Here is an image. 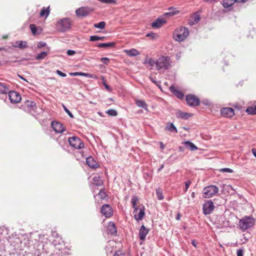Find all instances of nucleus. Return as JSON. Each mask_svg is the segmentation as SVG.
Segmentation results:
<instances>
[{"label":"nucleus","mask_w":256,"mask_h":256,"mask_svg":"<svg viewBox=\"0 0 256 256\" xmlns=\"http://www.w3.org/2000/svg\"><path fill=\"white\" fill-rule=\"evenodd\" d=\"M237 256H243V250L239 249L237 250Z\"/></svg>","instance_id":"obj_55"},{"label":"nucleus","mask_w":256,"mask_h":256,"mask_svg":"<svg viewBox=\"0 0 256 256\" xmlns=\"http://www.w3.org/2000/svg\"><path fill=\"white\" fill-rule=\"evenodd\" d=\"M192 18L196 22H198L200 20V16L199 15L195 14L193 16Z\"/></svg>","instance_id":"obj_54"},{"label":"nucleus","mask_w":256,"mask_h":256,"mask_svg":"<svg viewBox=\"0 0 256 256\" xmlns=\"http://www.w3.org/2000/svg\"><path fill=\"white\" fill-rule=\"evenodd\" d=\"M218 192V188L214 185H210L205 187L203 190L202 196L204 198H210Z\"/></svg>","instance_id":"obj_5"},{"label":"nucleus","mask_w":256,"mask_h":256,"mask_svg":"<svg viewBox=\"0 0 256 256\" xmlns=\"http://www.w3.org/2000/svg\"><path fill=\"white\" fill-rule=\"evenodd\" d=\"M255 223V219L251 216H245L239 221L238 226L240 228L244 231L254 226Z\"/></svg>","instance_id":"obj_2"},{"label":"nucleus","mask_w":256,"mask_h":256,"mask_svg":"<svg viewBox=\"0 0 256 256\" xmlns=\"http://www.w3.org/2000/svg\"><path fill=\"white\" fill-rule=\"evenodd\" d=\"M235 2V0H222L221 4L224 8H228L233 6Z\"/></svg>","instance_id":"obj_29"},{"label":"nucleus","mask_w":256,"mask_h":256,"mask_svg":"<svg viewBox=\"0 0 256 256\" xmlns=\"http://www.w3.org/2000/svg\"><path fill=\"white\" fill-rule=\"evenodd\" d=\"M146 36L147 37L150 38L152 39V40H156L158 36V35L154 33L153 32H150V33H148V34H146Z\"/></svg>","instance_id":"obj_43"},{"label":"nucleus","mask_w":256,"mask_h":256,"mask_svg":"<svg viewBox=\"0 0 256 256\" xmlns=\"http://www.w3.org/2000/svg\"><path fill=\"white\" fill-rule=\"evenodd\" d=\"M9 90L8 84L0 82V94H6Z\"/></svg>","instance_id":"obj_28"},{"label":"nucleus","mask_w":256,"mask_h":256,"mask_svg":"<svg viewBox=\"0 0 256 256\" xmlns=\"http://www.w3.org/2000/svg\"><path fill=\"white\" fill-rule=\"evenodd\" d=\"M138 201L139 198L137 196H132L131 202L132 204V206L134 208V209L138 208V206H137Z\"/></svg>","instance_id":"obj_33"},{"label":"nucleus","mask_w":256,"mask_h":256,"mask_svg":"<svg viewBox=\"0 0 256 256\" xmlns=\"http://www.w3.org/2000/svg\"><path fill=\"white\" fill-rule=\"evenodd\" d=\"M252 152L254 156L256 158V150L255 148H252Z\"/></svg>","instance_id":"obj_61"},{"label":"nucleus","mask_w":256,"mask_h":256,"mask_svg":"<svg viewBox=\"0 0 256 256\" xmlns=\"http://www.w3.org/2000/svg\"><path fill=\"white\" fill-rule=\"evenodd\" d=\"M156 194L158 200H162L164 198V196L160 189L158 188L156 190Z\"/></svg>","instance_id":"obj_41"},{"label":"nucleus","mask_w":256,"mask_h":256,"mask_svg":"<svg viewBox=\"0 0 256 256\" xmlns=\"http://www.w3.org/2000/svg\"><path fill=\"white\" fill-rule=\"evenodd\" d=\"M220 113L222 116L231 118L235 115L234 110L230 108H224L220 110Z\"/></svg>","instance_id":"obj_14"},{"label":"nucleus","mask_w":256,"mask_h":256,"mask_svg":"<svg viewBox=\"0 0 256 256\" xmlns=\"http://www.w3.org/2000/svg\"><path fill=\"white\" fill-rule=\"evenodd\" d=\"M104 37V36H92L90 37V41H96L98 40H103Z\"/></svg>","instance_id":"obj_42"},{"label":"nucleus","mask_w":256,"mask_h":256,"mask_svg":"<svg viewBox=\"0 0 256 256\" xmlns=\"http://www.w3.org/2000/svg\"><path fill=\"white\" fill-rule=\"evenodd\" d=\"M164 164H162V165L160 166V168H158V171L161 170L164 168Z\"/></svg>","instance_id":"obj_64"},{"label":"nucleus","mask_w":256,"mask_h":256,"mask_svg":"<svg viewBox=\"0 0 256 256\" xmlns=\"http://www.w3.org/2000/svg\"><path fill=\"white\" fill-rule=\"evenodd\" d=\"M191 184H192V182L190 180H188V181H187V182H185L186 188H185V189L184 190V192H185L188 190V188H189V186Z\"/></svg>","instance_id":"obj_50"},{"label":"nucleus","mask_w":256,"mask_h":256,"mask_svg":"<svg viewBox=\"0 0 256 256\" xmlns=\"http://www.w3.org/2000/svg\"><path fill=\"white\" fill-rule=\"evenodd\" d=\"M72 24V20L68 18H64L59 20L56 24V28L60 32L68 30Z\"/></svg>","instance_id":"obj_3"},{"label":"nucleus","mask_w":256,"mask_h":256,"mask_svg":"<svg viewBox=\"0 0 256 256\" xmlns=\"http://www.w3.org/2000/svg\"><path fill=\"white\" fill-rule=\"evenodd\" d=\"M149 232L148 229L146 228L144 225H142L139 231V237L142 240H144L146 235Z\"/></svg>","instance_id":"obj_22"},{"label":"nucleus","mask_w":256,"mask_h":256,"mask_svg":"<svg viewBox=\"0 0 256 256\" xmlns=\"http://www.w3.org/2000/svg\"><path fill=\"white\" fill-rule=\"evenodd\" d=\"M166 23V20L164 18H158L156 20L152 22L151 26L154 28H160Z\"/></svg>","instance_id":"obj_19"},{"label":"nucleus","mask_w":256,"mask_h":256,"mask_svg":"<svg viewBox=\"0 0 256 256\" xmlns=\"http://www.w3.org/2000/svg\"><path fill=\"white\" fill-rule=\"evenodd\" d=\"M63 108L64 110V111L68 114L70 117V118H74L73 114H72V112L66 108V107L62 105Z\"/></svg>","instance_id":"obj_48"},{"label":"nucleus","mask_w":256,"mask_h":256,"mask_svg":"<svg viewBox=\"0 0 256 256\" xmlns=\"http://www.w3.org/2000/svg\"><path fill=\"white\" fill-rule=\"evenodd\" d=\"M93 184L97 186H101L103 184V180L99 176H94L93 178Z\"/></svg>","instance_id":"obj_31"},{"label":"nucleus","mask_w":256,"mask_h":256,"mask_svg":"<svg viewBox=\"0 0 256 256\" xmlns=\"http://www.w3.org/2000/svg\"><path fill=\"white\" fill-rule=\"evenodd\" d=\"M86 162L90 168H96L99 166L98 164L92 156H88L86 160Z\"/></svg>","instance_id":"obj_17"},{"label":"nucleus","mask_w":256,"mask_h":256,"mask_svg":"<svg viewBox=\"0 0 256 256\" xmlns=\"http://www.w3.org/2000/svg\"><path fill=\"white\" fill-rule=\"evenodd\" d=\"M22 107L25 112H30L36 110V106L34 101L27 100L25 101Z\"/></svg>","instance_id":"obj_10"},{"label":"nucleus","mask_w":256,"mask_h":256,"mask_svg":"<svg viewBox=\"0 0 256 256\" xmlns=\"http://www.w3.org/2000/svg\"><path fill=\"white\" fill-rule=\"evenodd\" d=\"M114 256H124V254L121 250H118L114 252Z\"/></svg>","instance_id":"obj_49"},{"label":"nucleus","mask_w":256,"mask_h":256,"mask_svg":"<svg viewBox=\"0 0 256 256\" xmlns=\"http://www.w3.org/2000/svg\"><path fill=\"white\" fill-rule=\"evenodd\" d=\"M168 10L169 12L164 14V15L168 16H172L180 13V11L176 8L170 7Z\"/></svg>","instance_id":"obj_26"},{"label":"nucleus","mask_w":256,"mask_h":256,"mask_svg":"<svg viewBox=\"0 0 256 256\" xmlns=\"http://www.w3.org/2000/svg\"><path fill=\"white\" fill-rule=\"evenodd\" d=\"M180 214L178 213L177 214L176 218V220H179L180 219Z\"/></svg>","instance_id":"obj_62"},{"label":"nucleus","mask_w":256,"mask_h":256,"mask_svg":"<svg viewBox=\"0 0 256 256\" xmlns=\"http://www.w3.org/2000/svg\"><path fill=\"white\" fill-rule=\"evenodd\" d=\"M160 148L162 149V150L164 148L165 146L162 142H160Z\"/></svg>","instance_id":"obj_60"},{"label":"nucleus","mask_w":256,"mask_h":256,"mask_svg":"<svg viewBox=\"0 0 256 256\" xmlns=\"http://www.w3.org/2000/svg\"><path fill=\"white\" fill-rule=\"evenodd\" d=\"M189 31L186 27H180L176 28L173 34L174 38L176 41L182 42L188 36Z\"/></svg>","instance_id":"obj_4"},{"label":"nucleus","mask_w":256,"mask_h":256,"mask_svg":"<svg viewBox=\"0 0 256 256\" xmlns=\"http://www.w3.org/2000/svg\"><path fill=\"white\" fill-rule=\"evenodd\" d=\"M98 196L101 200H104L107 196V194L104 190H100L98 192Z\"/></svg>","instance_id":"obj_39"},{"label":"nucleus","mask_w":256,"mask_h":256,"mask_svg":"<svg viewBox=\"0 0 256 256\" xmlns=\"http://www.w3.org/2000/svg\"><path fill=\"white\" fill-rule=\"evenodd\" d=\"M191 196L192 198H194L195 196H196V195H195V192H192V194H191Z\"/></svg>","instance_id":"obj_63"},{"label":"nucleus","mask_w":256,"mask_h":256,"mask_svg":"<svg viewBox=\"0 0 256 256\" xmlns=\"http://www.w3.org/2000/svg\"><path fill=\"white\" fill-rule=\"evenodd\" d=\"M124 52L130 56H138L140 52L135 48L124 50Z\"/></svg>","instance_id":"obj_25"},{"label":"nucleus","mask_w":256,"mask_h":256,"mask_svg":"<svg viewBox=\"0 0 256 256\" xmlns=\"http://www.w3.org/2000/svg\"><path fill=\"white\" fill-rule=\"evenodd\" d=\"M144 64H148L147 66L150 70H152L154 66H156V62L151 58H146L144 62Z\"/></svg>","instance_id":"obj_24"},{"label":"nucleus","mask_w":256,"mask_h":256,"mask_svg":"<svg viewBox=\"0 0 256 256\" xmlns=\"http://www.w3.org/2000/svg\"><path fill=\"white\" fill-rule=\"evenodd\" d=\"M106 26V22L104 21L94 24V27L100 29H104Z\"/></svg>","instance_id":"obj_38"},{"label":"nucleus","mask_w":256,"mask_h":256,"mask_svg":"<svg viewBox=\"0 0 256 256\" xmlns=\"http://www.w3.org/2000/svg\"><path fill=\"white\" fill-rule=\"evenodd\" d=\"M94 10L88 6H82L76 10V14L78 17H85L94 12Z\"/></svg>","instance_id":"obj_6"},{"label":"nucleus","mask_w":256,"mask_h":256,"mask_svg":"<svg viewBox=\"0 0 256 256\" xmlns=\"http://www.w3.org/2000/svg\"><path fill=\"white\" fill-rule=\"evenodd\" d=\"M50 12V6L48 7H44L40 12V17H45L46 18L48 16Z\"/></svg>","instance_id":"obj_30"},{"label":"nucleus","mask_w":256,"mask_h":256,"mask_svg":"<svg viewBox=\"0 0 256 256\" xmlns=\"http://www.w3.org/2000/svg\"><path fill=\"white\" fill-rule=\"evenodd\" d=\"M103 84L105 87V88L108 90H111V89L110 88V87L105 82H103Z\"/></svg>","instance_id":"obj_57"},{"label":"nucleus","mask_w":256,"mask_h":256,"mask_svg":"<svg viewBox=\"0 0 256 256\" xmlns=\"http://www.w3.org/2000/svg\"><path fill=\"white\" fill-rule=\"evenodd\" d=\"M192 116V114L186 113V112H183L180 110L176 112V116L178 118H181L182 119L186 120L188 118Z\"/></svg>","instance_id":"obj_27"},{"label":"nucleus","mask_w":256,"mask_h":256,"mask_svg":"<svg viewBox=\"0 0 256 256\" xmlns=\"http://www.w3.org/2000/svg\"><path fill=\"white\" fill-rule=\"evenodd\" d=\"M246 112L249 114H256V106H248L246 109Z\"/></svg>","instance_id":"obj_35"},{"label":"nucleus","mask_w":256,"mask_h":256,"mask_svg":"<svg viewBox=\"0 0 256 256\" xmlns=\"http://www.w3.org/2000/svg\"><path fill=\"white\" fill-rule=\"evenodd\" d=\"M114 42H108V43H101L98 45L99 48H106L108 47H112L114 46Z\"/></svg>","instance_id":"obj_36"},{"label":"nucleus","mask_w":256,"mask_h":256,"mask_svg":"<svg viewBox=\"0 0 256 256\" xmlns=\"http://www.w3.org/2000/svg\"><path fill=\"white\" fill-rule=\"evenodd\" d=\"M108 234H114L116 233V228L115 224L110 222L108 225Z\"/></svg>","instance_id":"obj_23"},{"label":"nucleus","mask_w":256,"mask_h":256,"mask_svg":"<svg viewBox=\"0 0 256 256\" xmlns=\"http://www.w3.org/2000/svg\"><path fill=\"white\" fill-rule=\"evenodd\" d=\"M192 244L196 248L197 246V243L195 240H192Z\"/></svg>","instance_id":"obj_59"},{"label":"nucleus","mask_w":256,"mask_h":256,"mask_svg":"<svg viewBox=\"0 0 256 256\" xmlns=\"http://www.w3.org/2000/svg\"><path fill=\"white\" fill-rule=\"evenodd\" d=\"M184 144L186 146H188L190 148V150L192 151L196 150L198 149V147L196 146L193 143L190 141H186L184 142Z\"/></svg>","instance_id":"obj_37"},{"label":"nucleus","mask_w":256,"mask_h":256,"mask_svg":"<svg viewBox=\"0 0 256 256\" xmlns=\"http://www.w3.org/2000/svg\"><path fill=\"white\" fill-rule=\"evenodd\" d=\"M222 188V192L224 194L230 195L234 194L235 192V190L230 185L223 184Z\"/></svg>","instance_id":"obj_16"},{"label":"nucleus","mask_w":256,"mask_h":256,"mask_svg":"<svg viewBox=\"0 0 256 256\" xmlns=\"http://www.w3.org/2000/svg\"><path fill=\"white\" fill-rule=\"evenodd\" d=\"M51 125L53 130L57 133H62L64 130V127L60 122H52Z\"/></svg>","instance_id":"obj_15"},{"label":"nucleus","mask_w":256,"mask_h":256,"mask_svg":"<svg viewBox=\"0 0 256 256\" xmlns=\"http://www.w3.org/2000/svg\"><path fill=\"white\" fill-rule=\"evenodd\" d=\"M214 208V203L210 200L203 204V211L204 214L206 215L211 214Z\"/></svg>","instance_id":"obj_13"},{"label":"nucleus","mask_w":256,"mask_h":256,"mask_svg":"<svg viewBox=\"0 0 256 256\" xmlns=\"http://www.w3.org/2000/svg\"><path fill=\"white\" fill-rule=\"evenodd\" d=\"M186 100L187 104L190 106H196L200 104V100L198 97L192 94L186 96Z\"/></svg>","instance_id":"obj_7"},{"label":"nucleus","mask_w":256,"mask_h":256,"mask_svg":"<svg viewBox=\"0 0 256 256\" xmlns=\"http://www.w3.org/2000/svg\"><path fill=\"white\" fill-rule=\"evenodd\" d=\"M100 212L106 218H110L113 214V210L112 207L108 204H104L100 209Z\"/></svg>","instance_id":"obj_11"},{"label":"nucleus","mask_w":256,"mask_h":256,"mask_svg":"<svg viewBox=\"0 0 256 256\" xmlns=\"http://www.w3.org/2000/svg\"><path fill=\"white\" fill-rule=\"evenodd\" d=\"M56 72L60 76H62V77H65L66 76L65 73L62 72L60 70H57Z\"/></svg>","instance_id":"obj_53"},{"label":"nucleus","mask_w":256,"mask_h":256,"mask_svg":"<svg viewBox=\"0 0 256 256\" xmlns=\"http://www.w3.org/2000/svg\"><path fill=\"white\" fill-rule=\"evenodd\" d=\"M170 92L174 94L178 98L182 100L184 98V94L176 88L175 87L172 86L170 87Z\"/></svg>","instance_id":"obj_21"},{"label":"nucleus","mask_w":256,"mask_h":256,"mask_svg":"<svg viewBox=\"0 0 256 256\" xmlns=\"http://www.w3.org/2000/svg\"><path fill=\"white\" fill-rule=\"evenodd\" d=\"M68 141L70 144L75 148L80 149L84 146L82 141L77 136L70 138Z\"/></svg>","instance_id":"obj_8"},{"label":"nucleus","mask_w":256,"mask_h":256,"mask_svg":"<svg viewBox=\"0 0 256 256\" xmlns=\"http://www.w3.org/2000/svg\"><path fill=\"white\" fill-rule=\"evenodd\" d=\"M13 47L18 48L20 49H24L28 47L27 42L26 41L17 40L14 42H12Z\"/></svg>","instance_id":"obj_18"},{"label":"nucleus","mask_w":256,"mask_h":256,"mask_svg":"<svg viewBox=\"0 0 256 256\" xmlns=\"http://www.w3.org/2000/svg\"><path fill=\"white\" fill-rule=\"evenodd\" d=\"M100 60L104 64H108L109 63V62H110L109 59L108 58H102L100 59Z\"/></svg>","instance_id":"obj_51"},{"label":"nucleus","mask_w":256,"mask_h":256,"mask_svg":"<svg viewBox=\"0 0 256 256\" xmlns=\"http://www.w3.org/2000/svg\"><path fill=\"white\" fill-rule=\"evenodd\" d=\"M47 54H48L46 52H41L40 54H38L36 56V59L37 60L44 59V58H45L46 57Z\"/></svg>","instance_id":"obj_40"},{"label":"nucleus","mask_w":256,"mask_h":256,"mask_svg":"<svg viewBox=\"0 0 256 256\" xmlns=\"http://www.w3.org/2000/svg\"><path fill=\"white\" fill-rule=\"evenodd\" d=\"M46 46V42H39L37 45V47L38 48H40L42 47H44Z\"/></svg>","instance_id":"obj_52"},{"label":"nucleus","mask_w":256,"mask_h":256,"mask_svg":"<svg viewBox=\"0 0 256 256\" xmlns=\"http://www.w3.org/2000/svg\"><path fill=\"white\" fill-rule=\"evenodd\" d=\"M102 3L104 4H115L116 2L114 0H98Z\"/></svg>","instance_id":"obj_47"},{"label":"nucleus","mask_w":256,"mask_h":256,"mask_svg":"<svg viewBox=\"0 0 256 256\" xmlns=\"http://www.w3.org/2000/svg\"><path fill=\"white\" fill-rule=\"evenodd\" d=\"M8 97L10 102L12 104H17L21 100L20 95L15 91H10L8 93Z\"/></svg>","instance_id":"obj_12"},{"label":"nucleus","mask_w":256,"mask_h":256,"mask_svg":"<svg viewBox=\"0 0 256 256\" xmlns=\"http://www.w3.org/2000/svg\"><path fill=\"white\" fill-rule=\"evenodd\" d=\"M30 28L31 30L32 34L34 35L36 34L37 28H36V25L34 24H30Z\"/></svg>","instance_id":"obj_45"},{"label":"nucleus","mask_w":256,"mask_h":256,"mask_svg":"<svg viewBox=\"0 0 256 256\" xmlns=\"http://www.w3.org/2000/svg\"><path fill=\"white\" fill-rule=\"evenodd\" d=\"M106 113L111 116H116L118 114L117 112L113 109L108 110Z\"/></svg>","instance_id":"obj_44"},{"label":"nucleus","mask_w":256,"mask_h":256,"mask_svg":"<svg viewBox=\"0 0 256 256\" xmlns=\"http://www.w3.org/2000/svg\"><path fill=\"white\" fill-rule=\"evenodd\" d=\"M165 130L170 132H174L176 133L178 132V130L176 127L174 126V124L170 122H168L166 124Z\"/></svg>","instance_id":"obj_32"},{"label":"nucleus","mask_w":256,"mask_h":256,"mask_svg":"<svg viewBox=\"0 0 256 256\" xmlns=\"http://www.w3.org/2000/svg\"><path fill=\"white\" fill-rule=\"evenodd\" d=\"M136 103L138 107L142 108L144 110H146L148 108V104L146 103V102L144 100H136Z\"/></svg>","instance_id":"obj_34"},{"label":"nucleus","mask_w":256,"mask_h":256,"mask_svg":"<svg viewBox=\"0 0 256 256\" xmlns=\"http://www.w3.org/2000/svg\"><path fill=\"white\" fill-rule=\"evenodd\" d=\"M248 0H235L236 2V3H245Z\"/></svg>","instance_id":"obj_58"},{"label":"nucleus","mask_w":256,"mask_h":256,"mask_svg":"<svg viewBox=\"0 0 256 256\" xmlns=\"http://www.w3.org/2000/svg\"><path fill=\"white\" fill-rule=\"evenodd\" d=\"M144 207L143 206H139L138 208H134L133 212L134 216L137 221L142 220L144 214Z\"/></svg>","instance_id":"obj_9"},{"label":"nucleus","mask_w":256,"mask_h":256,"mask_svg":"<svg viewBox=\"0 0 256 256\" xmlns=\"http://www.w3.org/2000/svg\"><path fill=\"white\" fill-rule=\"evenodd\" d=\"M76 54L75 51L73 50H68L67 51V54L68 56H72Z\"/></svg>","instance_id":"obj_56"},{"label":"nucleus","mask_w":256,"mask_h":256,"mask_svg":"<svg viewBox=\"0 0 256 256\" xmlns=\"http://www.w3.org/2000/svg\"><path fill=\"white\" fill-rule=\"evenodd\" d=\"M220 172H229L232 173L233 172L232 170L230 169L229 168H223L219 170Z\"/></svg>","instance_id":"obj_46"},{"label":"nucleus","mask_w":256,"mask_h":256,"mask_svg":"<svg viewBox=\"0 0 256 256\" xmlns=\"http://www.w3.org/2000/svg\"><path fill=\"white\" fill-rule=\"evenodd\" d=\"M70 74L72 76H84L89 78H92L94 79H98V76L95 74H91L88 73H84L82 72H70Z\"/></svg>","instance_id":"obj_20"},{"label":"nucleus","mask_w":256,"mask_h":256,"mask_svg":"<svg viewBox=\"0 0 256 256\" xmlns=\"http://www.w3.org/2000/svg\"><path fill=\"white\" fill-rule=\"evenodd\" d=\"M156 68L158 70L164 72L171 66V61L168 56H161L156 61Z\"/></svg>","instance_id":"obj_1"}]
</instances>
